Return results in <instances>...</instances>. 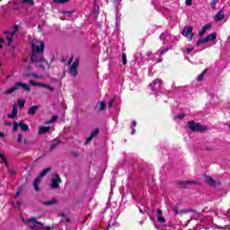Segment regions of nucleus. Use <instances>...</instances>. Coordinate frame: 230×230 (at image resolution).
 <instances>
[{
	"instance_id": "13d9d810",
	"label": "nucleus",
	"mask_w": 230,
	"mask_h": 230,
	"mask_svg": "<svg viewBox=\"0 0 230 230\" xmlns=\"http://www.w3.org/2000/svg\"><path fill=\"white\" fill-rule=\"evenodd\" d=\"M23 143H24V145H30V143H31V142H30V141H28V140L25 139V140L23 141Z\"/></svg>"
},
{
	"instance_id": "8fccbe9b",
	"label": "nucleus",
	"mask_w": 230,
	"mask_h": 230,
	"mask_svg": "<svg viewBox=\"0 0 230 230\" xmlns=\"http://www.w3.org/2000/svg\"><path fill=\"white\" fill-rule=\"evenodd\" d=\"M113 104H114V100H111L108 106L112 107Z\"/></svg>"
},
{
	"instance_id": "c756f323",
	"label": "nucleus",
	"mask_w": 230,
	"mask_h": 230,
	"mask_svg": "<svg viewBox=\"0 0 230 230\" xmlns=\"http://www.w3.org/2000/svg\"><path fill=\"white\" fill-rule=\"evenodd\" d=\"M183 118H186V114L180 113L176 117H174V121H177V119H183Z\"/></svg>"
},
{
	"instance_id": "b1692460",
	"label": "nucleus",
	"mask_w": 230,
	"mask_h": 230,
	"mask_svg": "<svg viewBox=\"0 0 230 230\" xmlns=\"http://www.w3.org/2000/svg\"><path fill=\"white\" fill-rule=\"evenodd\" d=\"M60 145V140L56 139L54 140L53 144L50 146V150H55V148H57V146H58Z\"/></svg>"
},
{
	"instance_id": "6e6d98bb",
	"label": "nucleus",
	"mask_w": 230,
	"mask_h": 230,
	"mask_svg": "<svg viewBox=\"0 0 230 230\" xmlns=\"http://www.w3.org/2000/svg\"><path fill=\"white\" fill-rule=\"evenodd\" d=\"M191 51H193V49H191V48L187 49V53H191Z\"/></svg>"
},
{
	"instance_id": "393cba45",
	"label": "nucleus",
	"mask_w": 230,
	"mask_h": 230,
	"mask_svg": "<svg viewBox=\"0 0 230 230\" xmlns=\"http://www.w3.org/2000/svg\"><path fill=\"white\" fill-rule=\"evenodd\" d=\"M206 73H208L207 69L198 75V82H202V80H204V75H206Z\"/></svg>"
},
{
	"instance_id": "a878e982",
	"label": "nucleus",
	"mask_w": 230,
	"mask_h": 230,
	"mask_svg": "<svg viewBox=\"0 0 230 230\" xmlns=\"http://www.w3.org/2000/svg\"><path fill=\"white\" fill-rule=\"evenodd\" d=\"M40 87H45V89H49V91H55V89H53V87L49 86V84H42V83H40Z\"/></svg>"
},
{
	"instance_id": "2f4dec72",
	"label": "nucleus",
	"mask_w": 230,
	"mask_h": 230,
	"mask_svg": "<svg viewBox=\"0 0 230 230\" xmlns=\"http://www.w3.org/2000/svg\"><path fill=\"white\" fill-rule=\"evenodd\" d=\"M54 3H56L57 4H64L66 3H69V0H53Z\"/></svg>"
},
{
	"instance_id": "a19ab883",
	"label": "nucleus",
	"mask_w": 230,
	"mask_h": 230,
	"mask_svg": "<svg viewBox=\"0 0 230 230\" xmlns=\"http://www.w3.org/2000/svg\"><path fill=\"white\" fill-rule=\"evenodd\" d=\"M93 141V137L90 136L88 138H86L84 145H89V143H91Z\"/></svg>"
},
{
	"instance_id": "4be33fe9",
	"label": "nucleus",
	"mask_w": 230,
	"mask_h": 230,
	"mask_svg": "<svg viewBox=\"0 0 230 230\" xmlns=\"http://www.w3.org/2000/svg\"><path fill=\"white\" fill-rule=\"evenodd\" d=\"M217 39V34L216 33H211L207 36V40L208 42H213V40H216Z\"/></svg>"
},
{
	"instance_id": "ea45409f",
	"label": "nucleus",
	"mask_w": 230,
	"mask_h": 230,
	"mask_svg": "<svg viewBox=\"0 0 230 230\" xmlns=\"http://www.w3.org/2000/svg\"><path fill=\"white\" fill-rule=\"evenodd\" d=\"M168 51H169L168 48L162 49L160 51V56L163 57V55H164L165 53H168Z\"/></svg>"
},
{
	"instance_id": "5701e85b",
	"label": "nucleus",
	"mask_w": 230,
	"mask_h": 230,
	"mask_svg": "<svg viewBox=\"0 0 230 230\" xmlns=\"http://www.w3.org/2000/svg\"><path fill=\"white\" fill-rule=\"evenodd\" d=\"M22 4H28L29 6H33L35 4V0H21Z\"/></svg>"
},
{
	"instance_id": "58836bf2",
	"label": "nucleus",
	"mask_w": 230,
	"mask_h": 230,
	"mask_svg": "<svg viewBox=\"0 0 230 230\" xmlns=\"http://www.w3.org/2000/svg\"><path fill=\"white\" fill-rule=\"evenodd\" d=\"M122 64L125 66L127 64V54H122Z\"/></svg>"
},
{
	"instance_id": "f8f14e48",
	"label": "nucleus",
	"mask_w": 230,
	"mask_h": 230,
	"mask_svg": "<svg viewBox=\"0 0 230 230\" xmlns=\"http://www.w3.org/2000/svg\"><path fill=\"white\" fill-rule=\"evenodd\" d=\"M224 17H226V15L224 14V9H221L218 13L215 15L214 21H216V22H218L219 21H223Z\"/></svg>"
},
{
	"instance_id": "09e8293b",
	"label": "nucleus",
	"mask_w": 230,
	"mask_h": 230,
	"mask_svg": "<svg viewBox=\"0 0 230 230\" xmlns=\"http://www.w3.org/2000/svg\"><path fill=\"white\" fill-rule=\"evenodd\" d=\"M33 78H42V76L37 75V74H32Z\"/></svg>"
},
{
	"instance_id": "cd10ccee",
	"label": "nucleus",
	"mask_w": 230,
	"mask_h": 230,
	"mask_svg": "<svg viewBox=\"0 0 230 230\" xmlns=\"http://www.w3.org/2000/svg\"><path fill=\"white\" fill-rule=\"evenodd\" d=\"M57 119H58V116H53V117H52V119L47 120V121L45 122V124H46V125H49V124H51V123H55V121H57Z\"/></svg>"
},
{
	"instance_id": "39448f33",
	"label": "nucleus",
	"mask_w": 230,
	"mask_h": 230,
	"mask_svg": "<svg viewBox=\"0 0 230 230\" xmlns=\"http://www.w3.org/2000/svg\"><path fill=\"white\" fill-rule=\"evenodd\" d=\"M60 184H62V178H60V175L56 172L51 177L49 187L51 190H58V188H60Z\"/></svg>"
},
{
	"instance_id": "5fc2aeb1",
	"label": "nucleus",
	"mask_w": 230,
	"mask_h": 230,
	"mask_svg": "<svg viewBox=\"0 0 230 230\" xmlns=\"http://www.w3.org/2000/svg\"><path fill=\"white\" fill-rule=\"evenodd\" d=\"M19 195H21V190H19L16 192L15 199H17V197H19Z\"/></svg>"
},
{
	"instance_id": "f03ea898",
	"label": "nucleus",
	"mask_w": 230,
	"mask_h": 230,
	"mask_svg": "<svg viewBox=\"0 0 230 230\" xmlns=\"http://www.w3.org/2000/svg\"><path fill=\"white\" fill-rule=\"evenodd\" d=\"M28 227L31 230H53L51 226H44V225L39 221H37V217H31L27 219Z\"/></svg>"
},
{
	"instance_id": "e2e57ef3",
	"label": "nucleus",
	"mask_w": 230,
	"mask_h": 230,
	"mask_svg": "<svg viewBox=\"0 0 230 230\" xmlns=\"http://www.w3.org/2000/svg\"><path fill=\"white\" fill-rule=\"evenodd\" d=\"M0 137H4V133L0 131Z\"/></svg>"
},
{
	"instance_id": "de8ad7c7",
	"label": "nucleus",
	"mask_w": 230,
	"mask_h": 230,
	"mask_svg": "<svg viewBox=\"0 0 230 230\" xmlns=\"http://www.w3.org/2000/svg\"><path fill=\"white\" fill-rule=\"evenodd\" d=\"M156 215H157V217H163V210H161V209H157L156 210Z\"/></svg>"
},
{
	"instance_id": "9b49d317",
	"label": "nucleus",
	"mask_w": 230,
	"mask_h": 230,
	"mask_svg": "<svg viewBox=\"0 0 230 230\" xmlns=\"http://www.w3.org/2000/svg\"><path fill=\"white\" fill-rule=\"evenodd\" d=\"M17 104H13V111L12 113L7 114V118H9L10 119H15V118H17Z\"/></svg>"
},
{
	"instance_id": "e433bc0d",
	"label": "nucleus",
	"mask_w": 230,
	"mask_h": 230,
	"mask_svg": "<svg viewBox=\"0 0 230 230\" xmlns=\"http://www.w3.org/2000/svg\"><path fill=\"white\" fill-rule=\"evenodd\" d=\"M99 132H100V129L96 128L95 130H93V131L91 133L90 136H91L92 137H94L95 136H98Z\"/></svg>"
},
{
	"instance_id": "1a4fd4ad",
	"label": "nucleus",
	"mask_w": 230,
	"mask_h": 230,
	"mask_svg": "<svg viewBox=\"0 0 230 230\" xmlns=\"http://www.w3.org/2000/svg\"><path fill=\"white\" fill-rule=\"evenodd\" d=\"M69 73L72 76H76L78 75V61H75L69 68Z\"/></svg>"
},
{
	"instance_id": "864d4df0",
	"label": "nucleus",
	"mask_w": 230,
	"mask_h": 230,
	"mask_svg": "<svg viewBox=\"0 0 230 230\" xmlns=\"http://www.w3.org/2000/svg\"><path fill=\"white\" fill-rule=\"evenodd\" d=\"M3 42H4V40L0 39V49H3Z\"/></svg>"
},
{
	"instance_id": "aec40b11",
	"label": "nucleus",
	"mask_w": 230,
	"mask_h": 230,
	"mask_svg": "<svg viewBox=\"0 0 230 230\" xmlns=\"http://www.w3.org/2000/svg\"><path fill=\"white\" fill-rule=\"evenodd\" d=\"M49 172H51V167H48L46 169H44L40 173V179H42V177H46V175H48V173H49Z\"/></svg>"
},
{
	"instance_id": "0e129e2a",
	"label": "nucleus",
	"mask_w": 230,
	"mask_h": 230,
	"mask_svg": "<svg viewBox=\"0 0 230 230\" xmlns=\"http://www.w3.org/2000/svg\"><path fill=\"white\" fill-rule=\"evenodd\" d=\"M146 55V57H150V55H152V52H147Z\"/></svg>"
},
{
	"instance_id": "680f3d73",
	"label": "nucleus",
	"mask_w": 230,
	"mask_h": 230,
	"mask_svg": "<svg viewBox=\"0 0 230 230\" xmlns=\"http://www.w3.org/2000/svg\"><path fill=\"white\" fill-rule=\"evenodd\" d=\"M5 125H6L7 127H10V126L12 125V122L6 121V122H5Z\"/></svg>"
},
{
	"instance_id": "c85d7f7f",
	"label": "nucleus",
	"mask_w": 230,
	"mask_h": 230,
	"mask_svg": "<svg viewBox=\"0 0 230 230\" xmlns=\"http://www.w3.org/2000/svg\"><path fill=\"white\" fill-rule=\"evenodd\" d=\"M206 42H208V38H201L198 42H197V46H200L201 44H206Z\"/></svg>"
},
{
	"instance_id": "423d86ee",
	"label": "nucleus",
	"mask_w": 230,
	"mask_h": 230,
	"mask_svg": "<svg viewBox=\"0 0 230 230\" xmlns=\"http://www.w3.org/2000/svg\"><path fill=\"white\" fill-rule=\"evenodd\" d=\"M0 158L2 159L4 166L7 169V172L11 177H13V175L16 174L15 171H13V169L10 168V166H8V161L6 160V156L4 155V154H1L0 153Z\"/></svg>"
},
{
	"instance_id": "f3484780",
	"label": "nucleus",
	"mask_w": 230,
	"mask_h": 230,
	"mask_svg": "<svg viewBox=\"0 0 230 230\" xmlns=\"http://www.w3.org/2000/svg\"><path fill=\"white\" fill-rule=\"evenodd\" d=\"M19 127L23 132H28V130H30V127L22 121L19 122Z\"/></svg>"
},
{
	"instance_id": "7c9ffc66",
	"label": "nucleus",
	"mask_w": 230,
	"mask_h": 230,
	"mask_svg": "<svg viewBox=\"0 0 230 230\" xmlns=\"http://www.w3.org/2000/svg\"><path fill=\"white\" fill-rule=\"evenodd\" d=\"M156 218L159 224H166V219L164 218V217H157Z\"/></svg>"
},
{
	"instance_id": "4468645a",
	"label": "nucleus",
	"mask_w": 230,
	"mask_h": 230,
	"mask_svg": "<svg viewBox=\"0 0 230 230\" xmlns=\"http://www.w3.org/2000/svg\"><path fill=\"white\" fill-rule=\"evenodd\" d=\"M211 28V23H208L206 24L201 31H199V36L200 37H204V35L206 34V32L208 31V30H209Z\"/></svg>"
},
{
	"instance_id": "a18cd8bd",
	"label": "nucleus",
	"mask_w": 230,
	"mask_h": 230,
	"mask_svg": "<svg viewBox=\"0 0 230 230\" xmlns=\"http://www.w3.org/2000/svg\"><path fill=\"white\" fill-rule=\"evenodd\" d=\"M192 3H193V0H186V1H185V4H186L187 6H191Z\"/></svg>"
},
{
	"instance_id": "3c124183",
	"label": "nucleus",
	"mask_w": 230,
	"mask_h": 230,
	"mask_svg": "<svg viewBox=\"0 0 230 230\" xmlns=\"http://www.w3.org/2000/svg\"><path fill=\"white\" fill-rule=\"evenodd\" d=\"M22 4L21 1L20 2L17 0L13 1V4Z\"/></svg>"
},
{
	"instance_id": "412c9836",
	"label": "nucleus",
	"mask_w": 230,
	"mask_h": 230,
	"mask_svg": "<svg viewBox=\"0 0 230 230\" xmlns=\"http://www.w3.org/2000/svg\"><path fill=\"white\" fill-rule=\"evenodd\" d=\"M39 184H40V177H37L34 180V190H35V191H39Z\"/></svg>"
},
{
	"instance_id": "f257e3e1",
	"label": "nucleus",
	"mask_w": 230,
	"mask_h": 230,
	"mask_svg": "<svg viewBox=\"0 0 230 230\" xmlns=\"http://www.w3.org/2000/svg\"><path fill=\"white\" fill-rule=\"evenodd\" d=\"M32 54L31 56V60L34 64L37 62H42L44 57V42L33 40L31 42Z\"/></svg>"
},
{
	"instance_id": "bb28decb",
	"label": "nucleus",
	"mask_w": 230,
	"mask_h": 230,
	"mask_svg": "<svg viewBox=\"0 0 230 230\" xmlns=\"http://www.w3.org/2000/svg\"><path fill=\"white\" fill-rule=\"evenodd\" d=\"M25 103H26V102H24V100H22V99L18 100V107L20 109H24Z\"/></svg>"
},
{
	"instance_id": "bf43d9fd",
	"label": "nucleus",
	"mask_w": 230,
	"mask_h": 230,
	"mask_svg": "<svg viewBox=\"0 0 230 230\" xmlns=\"http://www.w3.org/2000/svg\"><path fill=\"white\" fill-rule=\"evenodd\" d=\"M72 155H73L74 157H78V153H72Z\"/></svg>"
},
{
	"instance_id": "c03bdc74",
	"label": "nucleus",
	"mask_w": 230,
	"mask_h": 230,
	"mask_svg": "<svg viewBox=\"0 0 230 230\" xmlns=\"http://www.w3.org/2000/svg\"><path fill=\"white\" fill-rule=\"evenodd\" d=\"M17 143H22V134H18Z\"/></svg>"
},
{
	"instance_id": "f704fd0d",
	"label": "nucleus",
	"mask_w": 230,
	"mask_h": 230,
	"mask_svg": "<svg viewBox=\"0 0 230 230\" xmlns=\"http://www.w3.org/2000/svg\"><path fill=\"white\" fill-rule=\"evenodd\" d=\"M217 3H218V0H212V3L210 4L212 10H217Z\"/></svg>"
},
{
	"instance_id": "774afa93",
	"label": "nucleus",
	"mask_w": 230,
	"mask_h": 230,
	"mask_svg": "<svg viewBox=\"0 0 230 230\" xmlns=\"http://www.w3.org/2000/svg\"><path fill=\"white\" fill-rule=\"evenodd\" d=\"M227 218H230V213L228 212V216H227Z\"/></svg>"
},
{
	"instance_id": "49530a36",
	"label": "nucleus",
	"mask_w": 230,
	"mask_h": 230,
	"mask_svg": "<svg viewBox=\"0 0 230 230\" xmlns=\"http://www.w3.org/2000/svg\"><path fill=\"white\" fill-rule=\"evenodd\" d=\"M156 215H157V217H163V210H161V209H157L156 210Z\"/></svg>"
},
{
	"instance_id": "a211bd4d",
	"label": "nucleus",
	"mask_w": 230,
	"mask_h": 230,
	"mask_svg": "<svg viewBox=\"0 0 230 230\" xmlns=\"http://www.w3.org/2000/svg\"><path fill=\"white\" fill-rule=\"evenodd\" d=\"M5 34L7 35L8 46L12 44V39H13V35H15V31H6Z\"/></svg>"
},
{
	"instance_id": "6ab92c4d",
	"label": "nucleus",
	"mask_w": 230,
	"mask_h": 230,
	"mask_svg": "<svg viewBox=\"0 0 230 230\" xmlns=\"http://www.w3.org/2000/svg\"><path fill=\"white\" fill-rule=\"evenodd\" d=\"M41 204H43V206H54L55 204H58V201L57 199H51L49 201H41Z\"/></svg>"
},
{
	"instance_id": "0eeeda50",
	"label": "nucleus",
	"mask_w": 230,
	"mask_h": 230,
	"mask_svg": "<svg viewBox=\"0 0 230 230\" xmlns=\"http://www.w3.org/2000/svg\"><path fill=\"white\" fill-rule=\"evenodd\" d=\"M181 35H183V37H186L187 39H190V40H191V39H193V28L191 26L184 27V29L181 31Z\"/></svg>"
},
{
	"instance_id": "2eb2a0df",
	"label": "nucleus",
	"mask_w": 230,
	"mask_h": 230,
	"mask_svg": "<svg viewBox=\"0 0 230 230\" xmlns=\"http://www.w3.org/2000/svg\"><path fill=\"white\" fill-rule=\"evenodd\" d=\"M188 184H197V181H179V185L181 188H186L188 186Z\"/></svg>"
},
{
	"instance_id": "20e7f679",
	"label": "nucleus",
	"mask_w": 230,
	"mask_h": 230,
	"mask_svg": "<svg viewBox=\"0 0 230 230\" xmlns=\"http://www.w3.org/2000/svg\"><path fill=\"white\" fill-rule=\"evenodd\" d=\"M19 89H23V91H27V92L31 91V88L27 84L18 82L14 84L13 87L7 90L5 92V94H12V93H15V91H19Z\"/></svg>"
},
{
	"instance_id": "7ed1b4c3",
	"label": "nucleus",
	"mask_w": 230,
	"mask_h": 230,
	"mask_svg": "<svg viewBox=\"0 0 230 230\" xmlns=\"http://www.w3.org/2000/svg\"><path fill=\"white\" fill-rule=\"evenodd\" d=\"M188 128L192 132H206L208 130V126H203L195 120H190L187 122Z\"/></svg>"
},
{
	"instance_id": "4d7b16f0",
	"label": "nucleus",
	"mask_w": 230,
	"mask_h": 230,
	"mask_svg": "<svg viewBox=\"0 0 230 230\" xmlns=\"http://www.w3.org/2000/svg\"><path fill=\"white\" fill-rule=\"evenodd\" d=\"M174 214H175V215H179V208H176L174 209Z\"/></svg>"
},
{
	"instance_id": "c9c22d12",
	"label": "nucleus",
	"mask_w": 230,
	"mask_h": 230,
	"mask_svg": "<svg viewBox=\"0 0 230 230\" xmlns=\"http://www.w3.org/2000/svg\"><path fill=\"white\" fill-rule=\"evenodd\" d=\"M106 107L107 104H105V102H101L99 106V111H105Z\"/></svg>"
},
{
	"instance_id": "052dcab7",
	"label": "nucleus",
	"mask_w": 230,
	"mask_h": 230,
	"mask_svg": "<svg viewBox=\"0 0 230 230\" xmlns=\"http://www.w3.org/2000/svg\"><path fill=\"white\" fill-rule=\"evenodd\" d=\"M132 125H133L134 128H136V125H137V123L136 122V120H133V121H132Z\"/></svg>"
},
{
	"instance_id": "4c0bfd02",
	"label": "nucleus",
	"mask_w": 230,
	"mask_h": 230,
	"mask_svg": "<svg viewBox=\"0 0 230 230\" xmlns=\"http://www.w3.org/2000/svg\"><path fill=\"white\" fill-rule=\"evenodd\" d=\"M64 15H66V17H71V15H73V13H75V11H69V12H63Z\"/></svg>"
},
{
	"instance_id": "9d476101",
	"label": "nucleus",
	"mask_w": 230,
	"mask_h": 230,
	"mask_svg": "<svg viewBox=\"0 0 230 230\" xmlns=\"http://www.w3.org/2000/svg\"><path fill=\"white\" fill-rule=\"evenodd\" d=\"M205 181L208 182L209 186H217V184H220L219 181H215L211 176H205Z\"/></svg>"
},
{
	"instance_id": "72a5a7b5",
	"label": "nucleus",
	"mask_w": 230,
	"mask_h": 230,
	"mask_svg": "<svg viewBox=\"0 0 230 230\" xmlns=\"http://www.w3.org/2000/svg\"><path fill=\"white\" fill-rule=\"evenodd\" d=\"M22 203L21 201H17L16 203H13V208L15 209H21Z\"/></svg>"
},
{
	"instance_id": "6e6552de",
	"label": "nucleus",
	"mask_w": 230,
	"mask_h": 230,
	"mask_svg": "<svg viewBox=\"0 0 230 230\" xmlns=\"http://www.w3.org/2000/svg\"><path fill=\"white\" fill-rule=\"evenodd\" d=\"M163 84V81L161 79H155L151 84L150 87L152 91L155 93H157V91L161 90V84Z\"/></svg>"
},
{
	"instance_id": "37998d69",
	"label": "nucleus",
	"mask_w": 230,
	"mask_h": 230,
	"mask_svg": "<svg viewBox=\"0 0 230 230\" xmlns=\"http://www.w3.org/2000/svg\"><path fill=\"white\" fill-rule=\"evenodd\" d=\"M30 84H31V85L38 86V87H40V83H37L35 81H30Z\"/></svg>"
},
{
	"instance_id": "79ce46f5",
	"label": "nucleus",
	"mask_w": 230,
	"mask_h": 230,
	"mask_svg": "<svg viewBox=\"0 0 230 230\" xmlns=\"http://www.w3.org/2000/svg\"><path fill=\"white\" fill-rule=\"evenodd\" d=\"M139 211L143 214V213H146V208H145V206L142 205V208L139 207L138 208Z\"/></svg>"
},
{
	"instance_id": "338daca9",
	"label": "nucleus",
	"mask_w": 230,
	"mask_h": 230,
	"mask_svg": "<svg viewBox=\"0 0 230 230\" xmlns=\"http://www.w3.org/2000/svg\"><path fill=\"white\" fill-rule=\"evenodd\" d=\"M59 217H66V214L61 213V214H59Z\"/></svg>"
},
{
	"instance_id": "473e14b6",
	"label": "nucleus",
	"mask_w": 230,
	"mask_h": 230,
	"mask_svg": "<svg viewBox=\"0 0 230 230\" xmlns=\"http://www.w3.org/2000/svg\"><path fill=\"white\" fill-rule=\"evenodd\" d=\"M13 132H17V130H19V123L18 122H16V121H14L13 123Z\"/></svg>"
},
{
	"instance_id": "69168bd1",
	"label": "nucleus",
	"mask_w": 230,
	"mask_h": 230,
	"mask_svg": "<svg viewBox=\"0 0 230 230\" xmlns=\"http://www.w3.org/2000/svg\"><path fill=\"white\" fill-rule=\"evenodd\" d=\"M160 62H163V59H158V60L156 61V64H159Z\"/></svg>"
},
{
	"instance_id": "dca6fc26",
	"label": "nucleus",
	"mask_w": 230,
	"mask_h": 230,
	"mask_svg": "<svg viewBox=\"0 0 230 230\" xmlns=\"http://www.w3.org/2000/svg\"><path fill=\"white\" fill-rule=\"evenodd\" d=\"M50 129H51V127H40L38 134L40 136L42 134H47V132H49Z\"/></svg>"
},
{
	"instance_id": "ddd939ff",
	"label": "nucleus",
	"mask_w": 230,
	"mask_h": 230,
	"mask_svg": "<svg viewBox=\"0 0 230 230\" xmlns=\"http://www.w3.org/2000/svg\"><path fill=\"white\" fill-rule=\"evenodd\" d=\"M39 109H40V106H31V108H29L28 110V114L29 116H35V112H37V111H39Z\"/></svg>"
},
{
	"instance_id": "603ef678",
	"label": "nucleus",
	"mask_w": 230,
	"mask_h": 230,
	"mask_svg": "<svg viewBox=\"0 0 230 230\" xmlns=\"http://www.w3.org/2000/svg\"><path fill=\"white\" fill-rule=\"evenodd\" d=\"M131 135L134 136V134H136V128H134L133 127H131Z\"/></svg>"
}]
</instances>
